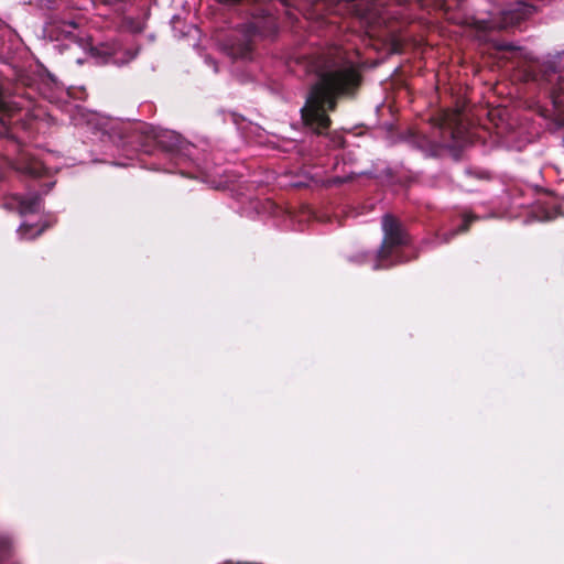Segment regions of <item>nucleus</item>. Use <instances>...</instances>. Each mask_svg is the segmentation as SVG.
<instances>
[{
	"label": "nucleus",
	"mask_w": 564,
	"mask_h": 564,
	"mask_svg": "<svg viewBox=\"0 0 564 564\" xmlns=\"http://www.w3.org/2000/svg\"><path fill=\"white\" fill-rule=\"evenodd\" d=\"M299 65L316 78L301 109L302 119L312 131L322 134L329 127L327 111L334 109L336 95L356 85L358 75L352 62L337 46L302 57Z\"/></svg>",
	"instance_id": "1"
},
{
	"label": "nucleus",
	"mask_w": 564,
	"mask_h": 564,
	"mask_svg": "<svg viewBox=\"0 0 564 564\" xmlns=\"http://www.w3.org/2000/svg\"><path fill=\"white\" fill-rule=\"evenodd\" d=\"M50 36L56 41H65L58 45L61 53L66 52L69 59L78 65L87 62L94 64H113L121 66L128 64L138 55L139 48L133 45H123L119 42L102 43L93 46L89 40L80 35L74 22H63L59 25H52L48 30Z\"/></svg>",
	"instance_id": "2"
},
{
	"label": "nucleus",
	"mask_w": 564,
	"mask_h": 564,
	"mask_svg": "<svg viewBox=\"0 0 564 564\" xmlns=\"http://www.w3.org/2000/svg\"><path fill=\"white\" fill-rule=\"evenodd\" d=\"M276 20L272 15L254 17L242 32H235L224 43V51L232 58L247 59L251 55V39L254 35L270 36L276 32Z\"/></svg>",
	"instance_id": "3"
},
{
	"label": "nucleus",
	"mask_w": 564,
	"mask_h": 564,
	"mask_svg": "<svg viewBox=\"0 0 564 564\" xmlns=\"http://www.w3.org/2000/svg\"><path fill=\"white\" fill-rule=\"evenodd\" d=\"M382 230L383 240L372 265L373 270L386 269L409 260L400 251V248L408 243V236L391 215L383 216Z\"/></svg>",
	"instance_id": "4"
},
{
	"label": "nucleus",
	"mask_w": 564,
	"mask_h": 564,
	"mask_svg": "<svg viewBox=\"0 0 564 564\" xmlns=\"http://www.w3.org/2000/svg\"><path fill=\"white\" fill-rule=\"evenodd\" d=\"M435 127L440 132V138L426 140L427 143L455 148L469 142L467 124L458 111H442L435 118Z\"/></svg>",
	"instance_id": "5"
},
{
	"label": "nucleus",
	"mask_w": 564,
	"mask_h": 564,
	"mask_svg": "<svg viewBox=\"0 0 564 564\" xmlns=\"http://www.w3.org/2000/svg\"><path fill=\"white\" fill-rule=\"evenodd\" d=\"M534 11V7L524 2V1H516L508 3L503 9L491 12L490 18L488 20H484L485 30L491 29H507L509 26H514L520 23L522 20L530 17Z\"/></svg>",
	"instance_id": "6"
},
{
	"label": "nucleus",
	"mask_w": 564,
	"mask_h": 564,
	"mask_svg": "<svg viewBox=\"0 0 564 564\" xmlns=\"http://www.w3.org/2000/svg\"><path fill=\"white\" fill-rule=\"evenodd\" d=\"M149 138H152L166 152L175 155L180 160H193L196 148L184 140L174 131L156 132L153 128H148Z\"/></svg>",
	"instance_id": "7"
},
{
	"label": "nucleus",
	"mask_w": 564,
	"mask_h": 564,
	"mask_svg": "<svg viewBox=\"0 0 564 564\" xmlns=\"http://www.w3.org/2000/svg\"><path fill=\"white\" fill-rule=\"evenodd\" d=\"M4 206L8 209L18 212L22 217L37 214L42 208L41 198L36 192L12 194L7 197Z\"/></svg>",
	"instance_id": "8"
},
{
	"label": "nucleus",
	"mask_w": 564,
	"mask_h": 564,
	"mask_svg": "<svg viewBox=\"0 0 564 564\" xmlns=\"http://www.w3.org/2000/svg\"><path fill=\"white\" fill-rule=\"evenodd\" d=\"M343 8L365 20L372 19L376 12L372 0H340L334 11H340Z\"/></svg>",
	"instance_id": "9"
},
{
	"label": "nucleus",
	"mask_w": 564,
	"mask_h": 564,
	"mask_svg": "<svg viewBox=\"0 0 564 564\" xmlns=\"http://www.w3.org/2000/svg\"><path fill=\"white\" fill-rule=\"evenodd\" d=\"M19 170L31 177H42L51 173V170L45 167L42 161L34 158L25 159Z\"/></svg>",
	"instance_id": "10"
},
{
	"label": "nucleus",
	"mask_w": 564,
	"mask_h": 564,
	"mask_svg": "<svg viewBox=\"0 0 564 564\" xmlns=\"http://www.w3.org/2000/svg\"><path fill=\"white\" fill-rule=\"evenodd\" d=\"M535 217L540 221H547L556 218L561 215L560 208L553 202V199H547L545 202H539L535 208Z\"/></svg>",
	"instance_id": "11"
},
{
	"label": "nucleus",
	"mask_w": 564,
	"mask_h": 564,
	"mask_svg": "<svg viewBox=\"0 0 564 564\" xmlns=\"http://www.w3.org/2000/svg\"><path fill=\"white\" fill-rule=\"evenodd\" d=\"M17 110V104L0 91V122L4 127L11 124Z\"/></svg>",
	"instance_id": "12"
},
{
	"label": "nucleus",
	"mask_w": 564,
	"mask_h": 564,
	"mask_svg": "<svg viewBox=\"0 0 564 564\" xmlns=\"http://www.w3.org/2000/svg\"><path fill=\"white\" fill-rule=\"evenodd\" d=\"M44 229L45 225H33L29 224L28 221H23L18 229V235L21 239L30 240L41 235L44 231Z\"/></svg>",
	"instance_id": "13"
},
{
	"label": "nucleus",
	"mask_w": 564,
	"mask_h": 564,
	"mask_svg": "<svg viewBox=\"0 0 564 564\" xmlns=\"http://www.w3.org/2000/svg\"><path fill=\"white\" fill-rule=\"evenodd\" d=\"M551 98L555 108L564 106V72L556 77V83L551 89Z\"/></svg>",
	"instance_id": "14"
},
{
	"label": "nucleus",
	"mask_w": 564,
	"mask_h": 564,
	"mask_svg": "<svg viewBox=\"0 0 564 564\" xmlns=\"http://www.w3.org/2000/svg\"><path fill=\"white\" fill-rule=\"evenodd\" d=\"M11 556V546L7 539H0V564H7Z\"/></svg>",
	"instance_id": "15"
},
{
	"label": "nucleus",
	"mask_w": 564,
	"mask_h": 564,
	"mask_svg": "<svg viewBox=\"0 0 564 564\" xmlns=\"http://www.w3.org/2000/svg\"><path fill=\"white\" fill-rule=\"evenodd\" d=\"M473 219H474V216H471V215H466V216L464 217V224H463V226H462V227H459L457 230L453 231V232L451 234V236H454V235H456V234H458V232H463V231L467 230L468 225H469V223H470Z\"/></svg>",
	"instance_id": "16"
},
{
	"label": "nucleus",
	"mask_w": 564,
	"mask_h": 564,
	"mask_svg": "<svg viewBox=\"0 0 564 564\" xmlns=\"http://www.w3.org/2000/svg\"><path fill=\"white\" fill-rule=\"evenodd\" d=\"M206 63L213 67V69H214V72H215V73H216V72H218L217 64H216V62H215L214 59H212V58H206Z\"/></svg>",
	"instance_id": "17"
},
{
	"label": "nucleus",
	"mask_w": 564,
	"mask_h": 564,
	"mask_svg": "<svg viewBox=\"0 0 564 564\" xmlns=\"http://www.w3.org/2000/svg\"><path fill=\"white\" fill-rule=\"evenodd\" d=\"M100 2H102L106 6H115L117 4L118 2H120L121 0H99Z\"/></svg>",
	"instance_id": "18"
},
{
	"label": "nucleus",
	"mask_w": 564,
	"mask_h": 564,
	"mask_svg": "<svg viewBox=\"0 0 564 564\" xmlns=\"http://www.w3.org/2000/svg\"><path fill=\"white\" fill-rule=\"evenodd\" d=\"M53 185H54V182H53V181H50V182L46 184L47 188L45 189V193H47V192L51 189V187H52Z\"/></svg>",
	"instance_id": "19"
}]
</instances>
